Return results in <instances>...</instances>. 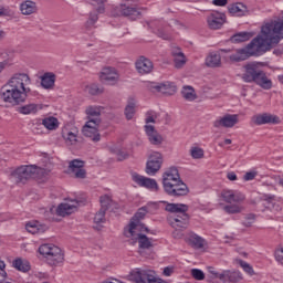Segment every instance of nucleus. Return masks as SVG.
I'll return each instance as SVG.
<instances>
[{"mask_svg": "<svg viewBox=\"0 0 283 283\" xmlns=\"http://www.w3.org/2000/svg\"><path fill=\"white\" fill-rule=\"evenodd\" d=\"M262 35L254 38L245 48L237 50L235 54L230 55V61L240 63L247 61L250 56H255L260 53L270 52L283 39V20L265 23L261 28Z\"/></svg>", "mask_w": 283, "mask_h": 283, "instance_id": "f257e3e1", "label": "nucleus"}, {"mask_svg": "<svg viewBox=\"0 0 283 283\" xmlns=\"http://www.w3.org/2000/svg\"><path fill=\"white\" fill-rule=\"evenodd\" d=\"M30 75L25 73H15L9 82L2 86L0 92V99L11 105H20L25 103L28 94H30Z\"/></svg>", "mask_w": 283, "mask_h": 283, "instance_id": "f03ea898", "label": "nucleus"}, {"mask_svg": "<svg viewBox=\"0 0 283 283\" xmlns=\"http://www.w3.org/2000/svg\"><path fill=\"white\" fill-rule=\"evenodd\" d=\"M163 202L166 205L165 211L172 213V216L169 217L170 227L176 229V231H185V229H189V222L191 220V217L187 213V211H189V206L185 203Z\"/></svg>", "mask_w": 283, "mask_h": 283, "instance_id": "7ed1b4c3", "label": "nucleus"}, {"mask_svg": "<svg viewBox=\"0 0 283 283\" xmlns=\"http://www.w3.org/2000/svg\"><path fill=\"white\" fill-rule=\"evenodd\" d=\"M244 73L242 74V81L244 83H255L262 90H271L273 87V81L266 76V73L258 64L249 63L244 65Z\"/></svg>", "mask_w": 283, "mask_h": 283, "instance_id": "20e7f679", "label": "nucleus"}, {"mask_svg": "<svg viewBox=\"0 0 283 283\" xmlns=\"http://www.w3.org/2000/svg\"><path fill=\"white\" fill-rule=\"evenodd\" d=\"M12 178H15V182H22L25 185L28 180H43L50 176V170L41 168L34 165L20 166L11 172Z\"/></svg>", "mask_w": 283, "mask_h": 283, "instance_id": "39448f33", "label": "nucleus"}, {"mask_svg": "<svg viewBox=\"0 0 283 283\" xmlns=\"http://www.w3.org/2000/svg\"><path fill=\"white\" fill-rule=\"evenodd\" d=\"M39 253L40 255H43V258H45L50 266H57V264H63L65 260V254H63V250L52 243H45L40 245Z\"/></svg>", "mask_w": 283, "mask_h": 283, "instance_id": "423d86ee", "label": "nucleus"}, {"mask_svg": "<svg viewBox=\"0 0 283 283\" xmlns=\"http://www.w3.org/2000/svg\"><path fill=\"white\" fill-rule=\"evenodd\" d=\"M143 233H147V231H145V229H142L134 230V232L132 233H129V230L125 232L126 238H130L133 244H136V242H138L140 255H144L145 250L151 249V247H154V243H151V239H149L147 234Z\"/></svg>", "mask_w": 283, "mask_h": 283, "instance_id": "0eeeda50", "label": "nucleus"}, {"mask_svg": "<svg viewBox=\"0 0 283 283\" xmlns=\"http://www.w3.org/2000/svg\"><path fill=\"white\" fill-rule=\"evenodd\" d=\"M133 282L136 283H169L156 276V271L136 269L130 273Z\"/></svg>", "mask_w": 283, "mask_h": 283, "instance_id": "6e6552de", "label": "nucleus"}, {"mask_svg": "<svg viewBox=\"0 0 283 283\" xmlns=\"http://www.w3.org/2000/svg\"><path fill=\"white\" fill-rule=\"evenodd\" d=\"M147 213H149V208L147 206H144L137 210L129 223L128 233L142 231V229H144L146 233H149V228L145 227V224L140 222V220H145V216H147Z\"/></svg>", "mask_w": 283, "mask_h": 283, "instance_id": "1a4fd4ad", "label": "nucleus"}, {"mask_svg": "<svg viewBox=\"0 0 283 283\" xmlns=\"http://www.w3.org/2000/svg\"><path fill=\"white\" fill-rule=\"evenodd\" d=\"M146 87L149 92H153V94H164L165 96H174L178 90L172 82H148Z\"/></svg>", "mask_w": 283, "mask_h": 283, "instance_id": "9d476101", "label": "nucleus"}, {"mask_svg": "<svg viewBox=\"0 0 283 283\" xmlns=\"http://www.w3.org/2000/svg\"><path fill=\"white\" fill-rule=\"evenodd\" d=\"M164 191L167 196H170V198H182L184 196L189 195V187L182 179H179L178 181L164 187Z\"/></svg>", "mask_w": 283, "mask_h": 283, "instance_id": "9b49d317", "label": "nucleus"}, {"mask_svg": "<svg viewBox=\"0 0 283 283\" xmlns=\"http://www.w3.org/2000/svg\"><path fill=\"white\" fill-rule=\"evenodd\" d=\"M130 176L133 182L137 184L138 187H144V189H148L149 191H160V186H158V181H156V179L138 175L136 171H132Z\"/></svg>", "mask_w": 283, "mask_h": 283, "instance_id": "f8f14e48", "label": "nucleus"}, {"mask_svg": "<svg viewBox=\"0 0 283 283\" xmlns=\"http://www.w3.org/2000/svg\"><path fill=\"white\" fill-rule=\"evenodd\" d=\"M163 167V154L154 151L146 164V174L148 176H156Z\"/></svg>", "mask_w": 283, "mask_h": 283, "instance_id": "ddd939ff", "label": "nucleus"}, {"mask_svg": "<svg viewBox=\"0 0 283 283\" xmlns=\"http://www.w3.org/2000/svg\"><path fill=\"white\" fill-rule=\"evenodd\" d=\"M69 174H71L73 178L85 180V178H87V170H85V161L81 159L71 160L69 164Z\"/></svg>", "mask_w": 283, "mask_h": 283, "instance_id": "4468645a", "label": "nucleus"}, {"mask_svg": "<svg viewBox=\"0 0 283 283\" xmlns=\"http://www.w3.org/2000/svg\"><path fill=\"white\" fill-rule=\"evenodd\" d=\"M207 23L210 30H220L227 23V14L213 11L207 17Z\"/></svg>", "mask_w": 283, "mask_h": 283, "instance_id": "2eb2a0df", "label": "nucleus"}, {"mask_svg": "<svg viewBox=\"0 0 283 283\" xmlns=\"http://www.w3.org/2000/svg\"><path fill=\"white\" fill-rule=\"evenodd\" d=\"M253 125H280V117L271 113H263L252 116Z\"/></svg>", "mask_w": 283, "mask_h": 283, "instance_id": "dca6fc26", "label": "nucleus"}, {"mask_svg": "<svg viewBox=\"0 0 283 283\" xmlns=\"http://www.w3.org/2000/svg\"><path fill=\"white\" fill-rule=\"evenodd\" d=\"M238 115L226 114L213 122V127H216L217 129H220V127H226L227 129H230L231 127H235V125H238Z\"/></svg>", "mask_w": 283, "mask_h": 283, "instance_id": "f3484780", "label": "nucleus"}, {"mask_svg": "<svg viewBox=\"0 0 283 283\" xmlns=\"http://www.w3.org/2000/svg\"><path fill=\"white\" fill-rule=\"evenodd\" d=\"M101 81L104 83H108V85H116L120 75H118V71H116L112 66L104 67L99 74Z\"/></svg>", "mask_w": 283, "mask_h": 283, "instance_id": "a211bd4d", "label": "nucleus"}, {"mask_svg": "<svg viewBox=\"0 0 283 283\" xmlns=\"http://www.w3.org/2000/svg\"><path fill=\"white\" fill-rule=\"evenodd\" d=\"M221 198L223 202H227L228 205H232V202H234V205H240V202H244L247 197L242 195V192L234 190H222Z\"/></svg>", "mask_w": 283, "mask_h": 283, "instance_id": "6ab92c4d", "label": "nucleus"}, {"mask_svg": "<svg viewBox=\"0 0 283 283\" xmlns=\"http://www.w3.org/2000/svg\"><path fill=\"white\" fill-rule=\"evenodd\" d=\"M101 124H85L82 128V134L85 138H90L93 143L101 142V133H98V127Z\"/></svg>", "mask_w": 283, "mask_h": 283, "instance_id": "aec40b11", "label": "nucleus"}, {"mask_svg": "<svg viewBox=\"0 0 283 283\" xmlns=\"http://www.w3.org/2000/svg\"><path fill=\"white\" fill-rule=\"evenodd\" d=\"M135 67L138 74H151L154 72V62L145 56H140L136 61Z\"/></svg>", "mask_w": 283, "mask_h": 283, "instance_id": "412c9836", "label": "nucleus"}, {"mask_svg": "<svg viewBox=\"0 0 283 283\" xmlns=\"http://www.w3.org/2000/svg\"><path fill=\"white\" fill-rule=\"evenodd\" d=\"M78 207L77 200H71V203L64 202L60 203L56 208V216H61L62 218H65V216H72L74 211H76Z\"/></svg>", "mask_w": 283, "mask_h": 283, "instance_id": "4be33fe9", "label": "nucleus"}, {"mask_svg": "<svg viewBox=\"0 0 283 283\" xmlns=\"http://www.w3.org/2000/svg\"><path fill=\"white\" fill-rule=\"evenodd\" d=\"M85 114L87 116L88 125H101V107L99 106H88L85 109Z\"/></svg>", "mask_w": 283, "mask_h": 283, "instance_id": "5701e85b", "label": "nucleus"}, {"mask_svg": "<svg viewBox=\"0 0 283 283\" xmlns=\"http://www.w3.org/2000/svg\"><path fill=\"white\" fill-rule=\"evenodd\" d=\"M178 180H180V172H178V168L170 167L163 175V187H168V185L178 182Z\"/></svg>", "mask_w": 283, "mask_h": 283, "instance_id": "b1692460", "label": "nucleus"}, {"mask_svg": "<svg viewBox=\"0 0 283 283\" xmlns=\"http://www.w3.org/2000/svg\"><path fill=\"white\" fill-rule=\"evenodd\" d=\"M145 132L148 137L150 145H163V136L158 134V130L151 125L145 126Z\"/></svg>", "mask_w": 283, "mask_h": 283, "instance_id": "393cba45", "label": "nucleus"}, {"mask_svg": "<svg viewBox=\"0 0 283 283\" xmlns=\"http://www.w3.org/2000/svg\"><path fill=\"white\" fill-rule=\"evenodd\" d=\"M25 230L32 235H39L48 231V226L41 224L39 221H29L25 224Z\"/></svg>", "mask_w": 283, "mask_h": 283, "instance_id": "a878e982", "label": "nucleus"}, {"mask_svg": "<svg viewBox=\"0 0 283 283\" xmlns=\"http://www.w3.org/2000/svg\"><path fill=\"white\" fill-rule=\"evenodd\" d=\"M118 11L120 12L122 17H130V19L134 20L140 17V11L138 8L128 4H120L118 7Z\"/></svg>", "mask_w": 283, "mask_h": 283, "instance_id": "bb28decb", "label": "nucleus"}, {"mask_svg": "<svg viewBox=\"0 0 283 283\" xmlns=\"http://www.w3.org/2000/svg\"><path fill=\"white\" fill-rule=\"evenodd\" d=\"M21 14L24 17H30V14H36L39 11V7H36V2L32 0H25L20 4Z\"/></svg>", "mask_w": 283, "mask_h": 283, "instance_id": "cd10ccee", "label": "nucleus"}, {"mask_svg": "<svg viewBox=\"0 0 283 283\" xmlns=\"http://www.w3.org/2000/svg\"><path fill=\"white\" fill-rule=\"evenodd\" d=\"M219 280H221V282H240V280H242V273L227 270L219 274Z\"/></svg>", "mask_w": 283, "mask_h": 283, "instance_id": "c85d7f7f", "label": "nucleus"}, {"mask_svg": "<svg viewBox=\"0 0 283 283\" xmlns=\"http://www.w3.org/2000/svg\"><path fill=\"white\" fill-rule=\"evenodd\" d=\"M188 243L192 249H207L208 247L207 240L196 233H190L188 237Z\"/></svg>", "mask_w": 283, "mask_h": 283, "instance_id": "c756f323", "label": "nucleus"}, {"mask_svg": "<svg viewBox=\"0 0 283 283\" xmlns=\"http://www.w3.org/2000/svg\"><path fill=\"white\" fill-rule=\"evenodd\" d=\"M56 83V75L52 72H46L41 76V85L44 90H52Z\"/></svg>", "mask_w": 283, "mask_h": 283, "instance_id": "7c9ffc66", "label": "nucleus"}, {"mask_svg": "<svg viewBox=\"0 0 283 283\" xmlns=\"http://www.w3.org/2000/svg\"><path fill=\"white\" fill-rule=\"evenodd\" d=\"M99 202H101V209L105 210L106 212L109 211H114V209H118V203L114 202V200H112V197L104 195L99 198Z\"/></svg>", "mask_w": 283, "mask_h": 283, "instance_id": "2f4dec72", "label": "nucleus"}, {"mask_svg": "<svg viewBox=\"0 0 283 283\" xmlns=\"http://www.w3.org/2000/svg\"><path fill=\"white\" fill-rule=\"evenodd\" d=\"M171 54L174 56L175 67H177V70H180V67H182L187 63V57L185 56V53H182V51L177 48L172 50Z\"/></svg>", "mask_w": 283, "mask_h": 283, "instance_id": "473e14b6", "label": "nucleus"}, {"mask_svg": "<svg viewBox=\"0 0 283 283\" xmlns=\"http://www.w3.org/2000/svg\"><path fill=\"white\" fill-rule=\"evenodd\" d=\"M221 64H222V57L218 52L210 53L206 59L207 67H220Z\"/></svg>", "mask_w": 283, "mask_h": 283, "instance_id": "72a5a7b5", "label": "nucleus"}, {"mask_svg": "<svg viewBox=\"0 0 283 283\" xmlns=\"http://www.w3.org/2000/svg\"><path fill=\"white\" fill-rule=\"evenodd\" d=\"M251 39H253V33L244 31L233 34L230 38V41L231 43H244V41H249Z\"/></svg>", "mask_w": 283, "mask_h": 283, "instance_id": "f704fd0d", "label": "nucleus"}, {"mask_svg": "<svg viewBox=\"0 0 283 283\" xmlns=\"http://www.w3.org/2000/svg\"><path fill=\"white\" fill-rule=\"evenodd\" d=\"M40 109H43V107H41V105L39 104H28L19 107L18 112L20 114L30 115V114H36L38 112H40Z\"/></svg>", "mask_w": 283, "mask_h": 283, "instance_id": "c9c22d12", "label": "nucleus"}, {"mask_svg": "<svg viewBox=\"0 0 283 283\" xmlns=\"http://www.w3.org/2000/svg\"><path fill=\"white\" fill-rule=\"evenodd\" d=\"M228 11L232 17H244V12H247V7L242 3L231 4L228 7Z\"/></svg>", "mask_w": 283, "mask_h": 283, "instance_id": "e433bc0d", "label": "nucleus"}, {"mask_svg": "<svg viewBox=\"0 0 283 283\" xmlns=\"http://www.w3.org/2000/svg\"><path fill=\"white\" fill-rule=\"evenodd\" d=\"M181 96L185 98V101H196L198 98V95L196 94V90L192 88V86L186 85L181 90Z\"/></svg>", "mask_w": 283, "mask_h": 283, "instance_id": "4c0bfd02", "label": "nucleus"}, {"mask_svg": "<svg viewBox=\"0 0 283 283\" xmlns=\"http://www.w3.org/2000/svg\"><path fill=\"white\" fill-rule=\"evenodd\" d=\"M124 114L127 120H132V118H134V114H136V101H134V98H129Z\"/></svg>", "mask_w": 283, "mask_h": 283, "instance_id": "58836bf2", "label": "nucleus"}, {"mask_svg": "<svg viewBox=\"0 0 283 283\" xmlns=\"http://www.w3.org/2000/svg\"><path fill=\"white\" fill-rule=\"evenodd\" d=\"M13 268L17 269V271H21L22 273H28V271H30V262L22 259H15L13 261Z\"/></svg>", "mask_w": 283, "mask_h": 283, "instance_id": "ea45409f", "label": "nucleus"}, {"mask_svg": "<svg viewBox=\"0 0 283 283\" xmlns=\"http://www.w3.org/2000/svg\"><path fill=\"white\" fill-rule=\"evenodd\" d=\"M42 125H44L46 129L53 130L59 127V119L56 117H46L43 119Z\"/></svg>", "mask_w": 283, "mask_h": 283, "instance_id": "a19ab883", "label": "nucleus"}, {"mask_svg": "<svg viewBox=\"0 0 283 283\" xmlns=\"http://www.w3.org/2000/svg\"><path fill=\"white\" fill-rule=\"evenodd\" d=\"M86 91L88 94H91V96H98L105 92V88L98 84H90L86 86Z\"/></svg>", "mask_w": 283, "mask_h": 283, "instance_id": "79ce46f5", "label": "nucleus"}, {"mask_svg": "<svg viewBox=\"0 0 283 283\" xmlns=\"http://www.w3.org/2000/svg\"><path fill=\"white\" fill-rule=\"evenodd\" d=\"M62 137L64 138L66 145H76L77 143V136L76 133L73 132H63Z\"/></svg>", "mask_w": 283, "mask_h": 283, "instance_id": "37998d69", "label": "nucleus"}, {"mask_svg": "<svg viewBox=\"0 0 283 283\" xmlns=\"http://www.w3.org/2000/svg\"><path fill=\"white\" fill-rule=\"evenodd\" d=\"M190 156L195 160H200L201 158H205V149L195 146L190 148Z\"/></svg>", "mask_w": 283, "mask_h": 283, "instance_id": "c03bdc74", "label": "nucleus"}, {"mask_svg": "<svg viewBox=\"0 0 283 283\" xmlns=\"http://www.w3.org/2000/svg\"><path fill=\"white\" fill-rule=\"evenodd\" d=\"M223 211H226V213H241L242 207H240L238 203L228 205L223 207Z\"/></svg>", "mask_w": 283, "mask_h": 283, "instance_id": "a18cd8bd", "label": "nucleus"}, {"mask_svg": "<svg viewBox=\"0 0 283 283\" xmlns=\"http://www.w3.org/2000/svg\"><path fill=\"white\" fill-rule=\"evenodd\" d=\"M238 262L240 266L243 269V271L248 273V275H255V271H253V266H251V264L242 260H239Z\"/></svg>", "mask_w": 283, "mask_h": 283, "instance_id": "49530a36", "label": "nucleus"}, {"mask_svg": "<svg viewBox=\"0 0 283 283\" xmlns=\"http://www.w3.org/2000/svg\"><path fill=\"white\" fill-rule=\"evenodd\" d=\"M105 213H107L105 210L99 209L94 217V223L95 224H101L105 222Z\"/></svg>", "mask_w": 283, "mask_h": 283, "instance_id": "de8ad7c7", "label": "nucleus"}, {"mask_svg": "<svg viewBox=\"0 0 283 283\" xmlns=\"http://www.w3.org/2000/svg\"><path fill=\"white\" fill-rule=\"evenodd\" d=\"M94 1H95V6H97L96 12H98V14L105 13V4L107 3V0H94Z\"/></svg>", "mask_w": 283, "mask_h": 283, "instance_id": "09e8293b", "label": "nucleus"}, {"mask_svg": "<svg viewBox=\"0 0 283 283\" xmlns=\"http://www.w3.org/2000/svg\"><path fill=\"white\" fill-rule=\"evenodd\" d=\"M191 275L195 280H198V281H202L205 280V272H202V270H199V269H192L191 270Z\"/></svg>", "mask_w": 283, "mask_h": 283, "instance_id": "8fccbe9b", "label": "nucleus"}, {"mask_svg": "<svg viewBox=\"0 0 283 283\" xmlns=\"http://www.w3.org/2000/svg\"><path fill=\"white\" fill-rule=\"evenodd\" d=\"M258 176V171L256 170H251L245 172V175L243 176V180L245 182H249L251 180H255V177Z\"/></svg>", "mask_w": 283, "mask_h": 283, "instance_id": "3c124183", "label": "nucleus"}, {"mask_svg": "<svg viewBox=\"0 0 283 283\" xmlns=\"http://www.w3.org/2000/svg\"><path fill=\"white\" fill-rule=\"evenodd\" d=\"M245 220L247 221L243 222V227H252L253 222H255V214H248Z\"/></svg>", "mask_w": 283, "mask_h": 283, "instance_id": "603ef678", "label": "nucleus"}, {"mask_svg": "<svg viewBox=\"0 0 283 283\" xmlns=\"http://www.w3.org/2000/svg\"><path fill=\"white\" fill-rule=\"evenodd\" d=\"M116 156H117V160L119 163H123V160H127V158H129V154H127L126 151H123V150H118L116 153Z\"/></svg>", "mask_w": 283, "mask_h": 283, "instance_id": "864d4df0", "label": "nucleus"}, {"mask_svg": "<svg viewBox=\"0 0 283 283\" xmlns=\"http://www.w3.org/2000/svg\"><path fill=\"white\" fill-rule=\"evenodd\" d=\"M262 200H264V202H268L269 205H273V202H275V196L274 195H262L261 197Z\"/></svg>", "mask_w": 283, "mask_h": 283, "instance_id": "5fc2aeb1", "label": "nucleus"}, {"mask_svg": "<svg viewBox=\"0 0 283 283\" xmlns=\"http://www.w3.org/2000/svg\"><path fill=\"white\" fill-rule=\"evenodd\" d=\"M275 260L283 265V248L275 251Z\"/></svg>", "mask_w": 283, "mask_h": 283, "instance_id": "6e6d98bb", "label": "nucleus"}, {"mask_svg": "<svg viewBox=\"0 0 283 283\" xmlns=\"http://www.w3.org/2000/svg\"><path fill=\"white\" fill-rule=\"evenodd\" d=\"M157 36H159V39H164V41H169V39H170L169 34H168V33H165V32L163 31V29H159V30L157 31Z\"/></svg>", "mask_w": 283, "mask_h": 283, "instance_id": "4d7b16f0", "label": "nucleus"}, {"mask_svg": "<svg viewBox=\"0 0 283 283\" xmlns=\"http://www.w3.org/2000/svg\"><path fill=\"white\" fill-rule=\"evenodd\" d=\"M8 273L6 272V262L3 260H0V276L6 277Z\"/></svg>", "mask_w": 283, "mask_h": 283, "instance_id": "13d9d810", "label": "nucleus"}, {"mask_svg": "<svg viewBox=\"0 0 283 283\" xmlns=\"http://www.w3.org/2000/svg\"><path fill=\"white\" fill-rule=\"evenodd\" d=\"M146 123L149 124V123H156V119L154 118V112L151 111H148L146 113Z\"/></svg>", "mask_w": 283, "mask_h": 283, "instance_id": "bf43d9fd", "label": "nucleus"}, {"mask_svg": "<svg viewBox=\"0 0 283 283\" xmlns=\"http://www.w3.org/2000/svg\"><path fill=\"white\" fill-rule=\"evenodd\" d=\"M229 3V0H212L213 6L224 7Z\"/></svg>", "mask_w": 283, "mask_h": 283, "instance_id": "052dcab7", "label": "nucleus"}, {"mask_svg": "<svg viewBox=\"0 0 283 283\" xmlns=\"http://www.w3.org/2000/svg\"><path fill=\"white\" fill-rule=\"evenodd\" d=\"M12 12L7 8H0V17H10Z\"/></svg>", "mask_w": 283, "mask_h": 283, "instance_id": "680f3d73", "label": "nucleus"}, {"mask_svg": "<svg viewBox=\"0 0 283 283\" xmlns=\"http://www.w3.org/2000/svg\"><path fill=\"white\" fill-rule=\"evenodd\" d=\"M171 273H174V268L167 266L164 269V275H166V277H169Z\"/></svg>", "mask_w": 283, "mask_h": 283, "instance_id": "e2e57ef3", "label": "nucleus"}, {"mask_svg": "<svg viewBox=\"0 0 283 283\" xmlns=\"http://www.w3.org/2000/svg\"><path fill=\"white\" fill-rule=\"evenodd\" d=\"M227 178L228 180L234 181L238 180V175H235V172L231 171L227 174Z\"/></svg>", "mask_w": 283, "mask_h": 283, "instance_id": "0e129e2a", "label": "nucleus"}, {"mask_svg": "<svg viewBox=\"0 0 283 283\" xmlns=\"http://www.w3.org/2000/svg\"><path fill=\"white\" fill-rule=\"evenodd\" d=\"M90 21H91V23H96V21H98V14H96V13H91L90 14Z\"/></svg>", "mask_w": 283, "mask_h": 283, "instance_id": "69168bd1", "label": "nucleus"}, {"mask_svg": "<svg viewBox=\"0 0 283 283\" xmlns=\"http://www.w3.org/2000/svg\"><path fill=\"white\" fill-rule=\"evenodd\" d=\"M209 273H211V275H213V277L220 279V273L216 272L212 268L209 269Z\"/></svg>", "mask_w": 283, "mask_h": 283, "instance_id": "338daca9", "label": "nucleus"}, {"mask_svg": "<svg viewBox=\"0 0 283 283\" xmlns=\"http://www.w3.org/2000/svg\"><path fill=\"white\" fill-rule=\"evenodd\" d=\"M6 65H8V62H0V74L6 70Z\"/></svg>", "mask_w": 283, "mask_h": 283, "instance_id": "774afa93", "label": "nucleus"}]
</instances>
